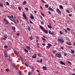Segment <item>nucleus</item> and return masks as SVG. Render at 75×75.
I'll return each instance as SVG.
<instances>
[{
	"instance_id": "obj_42",
	"label": "nucleus",
	"mask_w": 75,
	"mask_h": 75,
	"mask_svg": "<svg viewBox=\"0 0 75 75\" xmlns=\"http://www.w3.org/2000/svg\"><path fill=\"white\" fill-rule=\"evenodd\" d=\"M4 38H5V39L6 38V39H7V36H6V35H4Z\"/></svg>"
},
{
	"instance_id": "obj_44",
	"label": "nucleus",
	"mask_w": 75,
	"mask_h": 75,
	"mask_svg": "<svg viewBox=\"0 0 75 75\" xmlns=\"http://www.w3.org/2000/svg\"><path fill=\"white\" fill-rule=\"evenodd\" d=\"M30 38L31 40H33V36H31L30 37Z\"/></svg>"
},
{
	"instance_id": "obj_54",
	"label": "nucleus",
	"mask_w": 75,
	"mask_h": 75,
	"mask_svg": "<svg viewBox=\"0 0 75 75\" xmlns=\"http://www.w3.org/2000/svg\"><path fill=\"white\" fill-rule=\"evenodd\" d=\"M41 23L42 24H43V25H44V22H43L41 21Z\"/></svg>"
},
{
	"instance_id": "obj_43",
	"label": "nucleus",
	"mask_w": 75,
	"mask_h": 75,
	"mask_svg": "<svg viewBox=\"0 0 75 75\" xmlns=\"http://www.w3.org/2000/svg\"><path fill=\"white\" fill-rule=\"evenodd\" d=\"M42 1L44 3H45V2L44 0H42Z\"/></svg>"
},
{
	"instance_id": "obj_12",
	"label": "nucleus",
	"mask_w": 75,
	"mask_h": 75,
	"mask_svg": "<svg viewBox=\"0 0 75 75\" xmlns=\"http://www.w3.org/2000/svg\"><path fill=\"white\" fill-rule=\"evenodd\" d=\"M42 69H43L44 70H47V68L46 67L43 66L42 67Z\"/></svg>"
},
{
	"instance_id": "obj_6",
	"label": "nucleus",
	"mask_w": 75,
	"mask_h": 75,
	"mask_svg": "<svg viewBox=\"0 0 75 75\" xmlns=\"http://www.w3.org/2000/svg\"><path fill=\"white\" fill-rule=\"evenodd\" d=\"M56 11L58 13H59V14H61V12L58 9H56Z\"/></svg>"
},
{
	"instance_id": "obj_39",
	"label": "nucleus",
	"mask_w": 75,
	"mask_h": 75,
	"mask_svg": "<svg viewBox=\"0 0 75 75\" xmlns=\"http://www.w3.org/2000/svg\"><path fill=\"white\" fill-rule=\"evenodd\" d=\"M6 4L8 5V6H10V5L9 4V3L8 2H6Z\"/></svg>"
},
{
	"instance_id": "obj_11",
	"label": "nucleus",
	"mask_w": 75,
	"mask_h": 75,
	"mask_svg": "<svg viewBox=\"0 0 75 75\" xmlns=\"http://www.w3.org/2000/svg\"><path fill=\"white\" fill-rule=\"evenodd\" d=\"M48 9L50 11H54V10H53V9H52V8H51V7H49L48 8Z\"/></svg>"
},
{
	"instance_id": "obj_59",
	"label": "nucleus",
	"mask_w": 75,
	"mask_h": 75,
	"mask_svg": "<svg viewBox=\"0 0 75 75\" xmlns=\"http://www.w3.org/2000/svg\"><path fill=\"white\" fill-rule=\"evenodd\" d=\"M30 21V23H31V24H33V22L31 21Z\"/></svg>"
},
{
	"instance_id": "obj_8",
	"label": "nucleus",
	"mask_w": 75,
	"mask_h": 75,
	"mask_svg": "<svg viewBox=\"0 0 75 75\" xmlns=\"http://www.w3.org/2000/svg\"><path fill=\"white\" fill-rule=\"evenodd\" d=\"M44 33H45L46 34H48V30H45V29H43V31Z\"/></svg>"
},
{
	"instance_id": "obj_22",
	"label": "nucleus",
	"mask_w": 75,
	"mask_h": 75,
	"mask_svg": "<svg viewBox=\"0 0 75 75\" xmlns=\"http://www.w3.org/2000/svg\"><path fill=\"white\" fill-rule=\"evenodd\" d=\"M28 30H29V31H31V29H30V26H28Z\"/></svg>"
},
{
	"instance_id": "obj_4",
	"label": "nucleus",
	"mask_w": 75,
	"mask_h": 75,
	"mask_svg": "<svg viewBox=\"0 0 75 75\" xmlns=\"http://www.w3.org/2000/svg\"><path fill=\"white\" fill-rule=\"evenodd\" d=\"M23 17L24 18H25V20H27V17H26V15H25V14L23 13Z\"/></svg>"
},
{
	"instance_id": "obj_57",
	"label": "nucleus",
	"mask_w": 75,
	"mask_h": 75,
	"mask_svg": "<svg viewBox=\"0 0 75 75\" xmlns=\"http://www.w3.org/2000/svg\"><path fill=\"white\" fill-rule=\"evenodd\" d=\"M67 62H68V63H69V64H71V62L69 61H68Z\"/></svg>"
},
{
	"instance_id": "obj_48",
	"label": "nucleus",
	"mask_w": 75,
	"mask_h": 75,
	"mask_svg": "<svg viewBox=\"0 0 75 75\" xmlns=\"http://www.w3.org/2000/svg\"><path fill=\"white\" fill-rule=\"evenodd\" d=\"M32 71H34V67H32Z\"/></svg>"
},
{
	"instance_id": "obj_36",
	"label": "nucleus",
	"mask_w": 75,
	"mask_h": 75,
	"mask_svg": "<svg viewBox=\"0 0 75 75\" xmlns=\"http://www.w3.org/2000/svg\"><path fill=\"white\" fill-rule=\"evenodd\" d=\"M45 6L46 8H48V5L47 4L45 5Z\"/></svg>"
},
{
	"instance_id": "obj_30",
	"label": "nucleus",
	"mask_w": 75,
	"mask_h": 75,
	"mask_svg": "<svg viewBox=\"0 0 75 75\" xmlns=\"http://www.w3.org/2000/svg\"><path fill=\"white\" fill-rule=\"evenodd\" d=\"M0 6H1V7H3V4H0Z\"/></svg>"
},
{
	"instance_id": "obj_3",
	"label": "nucleus",
	"mask_w": 75,
	"mask_h": 75,
	"mask_svg": "<svg viewBox=\"0 0 75 75\" xmlns=\"http://www.w3.org/2000/svg\"><path fill=\"white\" fill-rule=\"evenodd\" d=\"M58 40L59 41L61 42L62 43H63V42H64V40H63L62 39H60L59 38H58Z\"/></svg>"
},
{
	"instance_id": "obj_28",
	"label": "nucleus",
	"mask_w": 75,
	"mask_h": 75,
	"mask_svg": "<svg viewBox=\"0 0 75 75\" xmlns=\"http://www.w3.org/2000/svg\"><path fill=\"white\" fill-rule=\"evenodd\" d=\"M47 45L49 47H50L52 46V45L50 44H48Z\"/></svg>"
},
{
	"instance_id": "obj_61",
	"label": "nucleus",
	"mask_w": 75,
	"mask_h": 75,
	"mask_svg": "<svg viewBox=\"0 0 75 75\" xmlns=\"http://www.w3.org/2000/svg\"><path fill=\"white\" fill-rule=\"evenodd\" d=\"M67 13H69V11H68V10H67Z\"/></svg>"
},
{
	"instance_id": "obj_21",
	"label": "nucleus",
	"mask_w": 75,
	"mask_h": 75,
	"mask_svg": "<svg viewBox=\"0 0 75 75\" xmlns=\"http://www.w3.org/2000/svg\"><path fill=\"white\" fill-rule=\"evenodd\" d=\"M41 38L42 39V40H44V41H46V39L43 38L41 37Z\"/></svg>"
},
{
	"instance_id": "obj_10",
	"label": "nucleus",
	"mask_w": 75,
	"mask_h": 75,
	"mask_svg": "<svg viewBox=\"0 0 75 75\" xmlns=\"http://www.w3.org/2000/svg\"><path fill=\"white\" fill-rule=\"evenodd\" d=\"M13 67L14 68H15V69H17V70H18V69H17V67L16 66V64H13Z\"/></svg>"
},
{
	"instance_id": "obj_24",
	"label": "nucleus",
	"mask_w": 75,
	"mask_h": 75,
	"mask_svg": "<svg viewBox=\"0 0 75 75\" xmlns=\"http://www.w3.org/2000/svg\"><path fill=\"white\" fill-rule=\"evenodd\" d=\"M52 52H53V53H54V54H55V53H56V52H57L56 50H53L52 51Z\"/></svg>"
},
{
	"instance_id": "obj_7",
	"label": "nucleus",
	"mask_w": 75,
	"mask_h": 75,
	"mask_svg": "<svg viewBox=\"0 0 75 75\" xmlns=\"http://www.w3.org/2000/svg\"><path fill=\"white\" fill-rule=\"evenodd\" d=\"M37 58V54H34L32 56L33 58Z\"/></svg>"
},
{
	"instance_id": "obj_5",
	"label": "nucleus",
	"mask_w": 75,
	"mask_h": 75,
	"mask_svg": "<svg viewBox=\"0 0 75 75\" xmlns=\"http://www.w3.org/2000/svg\"><path fill=\"white\" fill-rule=\"evenodd\" d=\"M30 18L32 19V20H33L34 18V17L33 16V15L32 14H30Z\"/></svg>"
},
{
	"instance_id": "obj_35",
	"label": "nucleus",
	"mask_w": 75,
	"mask_h": 75,
	"mask_svg": "<svg viewBox=\"0 0 75 75\" xmlns=\"http://www.w3.org/2000/svg\"><path fill=\"white\" fill-rule=\"evenodd\" d=\"M18 74L19 75H21V71H19Z\"/></svg>"
},
{
	"instance_id": "obj_29",
	"label": "nucleus",
	"mask_w": 75,
	"mask_h": 75,
	"mask_svg": "<svg viewBox=\"0 0 75 75\" xmlns=\"http://www.w3.org/2000/svg\"><path fill=\"white\" fill-rule=\"evenodd\" d=\"M71 52L72 54H74L75 53V52H74V51L73 50H71Z\"/></svg>"
},
{
	"instance_id": "obj_31",
	"label": "nucleus",
	"mask_w": 75,
	"mask_h": 75,
	"mask_svg": "<svg viewBox=\"0 0 75 75\" xmlns=\"http://www.w3.org/2000/svg\"><path fill=\"white\" fill-rule=\"evenodd\" d=\"M39 62L40 63H42V59H41L39 61Z\"/></svg>"
},
{
	"instance_id": "obj_26",
	"label": "nucleus",
	"mask_w": 75,
	"mask_h": 75,
	"mask_svg": "<svg viewBox=\"0 0 75 75\" xmlns=\"http://www.w3.org/2000/svg\"><path fill=\"white\" fill-rule=\"evenodd\" d=\"M64 55L65 57H66V56H67V53L65 52L64 53Z\"/></svg>"
},
{
	"instance_id": "obj_17",
	"label": "nucleus",
	"mask_w": 75,
	"mask_h": 75,
	"mask_svg": "<svg viewBox=\"0 0 75 75\" xmlns=\"http://www.w3.org/2000/svg\"><path fill=\"white\" fill-rule=\"evenodd\" d=\"M59 7L61 9H63V6H62V5H60Z\"/></svg>"
},
{
	"instance_id": "obj_45",
	"label": "nucleus",
	"mask_w": 75,
	"mask_h": 75,
	"mask_svg": "<svg viewBox=\"0 0 75 75\" xmlns=\"http://www.w3.org/2000/svg\"><path fill=\"white\" fill-rule=\"evenodd\" d=\"M31 71L29 72L28 73V75H30V74H31Z\"/></svg>"
},
{
	"instance_id": "obj_16",
	"label": "nucleus",
	"mask_w": 75,
	"mask_h": 75,
	"mask_svg": "<svg viewBox=\"0 0 75 75\" xmlns=\"http://www.w3.org/2000/svg\"><path fill=\"white\" fill-rule=\"evenodd\" d=\"M38 57H42V55L40 53L38 54Z\"/></svg>"
},
{
	"instance_id": "obj_14",
	"label": "nucleus",
	"mask_w": 75,
	"mask_h": 75,
	"mask_svg": "<svg viewBox=\"0 0 75 75\" xmlns=\"http://www.w3.org/2000/svg\"><path fill=\"white\" fill-rule=\"evenodd\" d=\"M39 26L40 27V28H41V30H43H43H45L44 29V28H43V27L41 25H40Z\"/></svg>"
},
{
	"instance_id": "obj_13",
	"label": "nucleus",
	"mask_w": 75,
	"mask_h": 75,
	"mask_svg": "<svg viewBox=\"0 0 75 75\" xmlns=\"http://www.w3.org/2000/svg\"><path fill=\"white\" fill-rule=\"evenodd\" d=\"M60 64H61L62 65H65V64L64 62H63L60 61Z\"/></svg>"
},
{
	"instance_id": "obj_1",
	"label": "nucleus",
	"mask_w": 75,
	"mask_h": 75,
	"mask_svg": "<svg viewBox=\"0 0 75 75\" xmlns=\"http://www.w3.org/2000/svg\"><path fill=\"white\" fill-rule=\"evenodd\" d=\"M8 17L9 18V19H11V21H13L14 23H15L16 24H17V22L13 18H11V16H8Z\"/></svg>"
},
{
	"instance_id": "obj_25",
	"label": "nucleus",
	"mask_w": 75,
	"mask_h": 75,
	"mask_svg": "<svg viewBox=\"0 0 75 75\" xmlns=\"http://www.w3.org/2000/svg\"><path fill=\"white\" fill-rule=\"evenodd\" d=\"M20 58L21 59V61H22V62H23V58H22V57H21V56H20Z\"/></svg>"
},
{
	"instance_id": "obj_2",
	"label": "nucleus",
	"mask_w": 75,
	"mask_h": 75,
	"mask_svg": "<svg viewBox=\"0 0 75 75\" xmlns=\"http://www.w3.org/2000/svg\"><path fill=\"white\" fill-rule=\"evenodd\" d=\"M56 56L58 58H61V54L59 53L56 54Z\"/></svg>"
},
{
	"instance_id": "obj_40",
	"label": "nucleus",
	"mask_w": 75,
	"mask_h": 75,
	"mask_svg": "<svg viewBox=\"0 0 75 75\" xmlns=\"http://www.w3.org/2000/svg\"><path fill=\"white\" fill-rule=\"evenodd\" d=\"M25 65L27 67H28V65H27V63H25Z\"/></svg>"
},
{
	"instance_id": "obj_53",
	"label": "nucleus",
	"mask_w": 75,
	"mask_h": 75,
	"mask_svg": "<svg viewBox=\"0 0 75 75\" xmlns=\"http://www.w3.org/2000/svg\"><path fill=\"white\" fill-rule=\"evenodd\" d=\"M41 15H42V16H43V17H44V14H43V13H41Z\"/></svg>"
},
{
	"instance_id": "obj_23",
	"label": "nucleus",
	"mask_w": 75,
	"mask_h": 75,
	"mask_svg": "<svg viewBox=\"0 0 75 75\" xmlns=\"http://www.w3.org/2000/svg\"><path fill=\"white\" fill-rule=\"evenodd\" d=\"M5 23L6 24H8V22L7 21H5Z\"/></svg>"
},
{
	"instance_id": "obj_41",
	"label": "nucleus",
	"mask_w": 75,
	"mask_h": 75,
	"mask_svg": "<svg viewBox=\"0 0 75 75\" xmlns=\"http://www.w3.org/2000/svg\"><path fill=\"white\" fill-rule=\"evenodd\" d=\"M6 70L7 72H8L9 71V69H6Z\"/></svg>"
},
{
	"instance_id": "obj_58",
	"label": "nucleus",
	"mask_w": 75,
	"mask_h": 75,
	"mask_svg": "<svg viewBox=\"0 0 75 75\" xmlns=\"http://www.w3.org/2000/svg\"><path fill=\"white\" fill-rule=\"evenodd\" d=\"M5 57H6V58L7 57V54H5Z\"/></svg>"
},
{
	"instance_id": "obj_9",
	"label": "nucleus",
	"mask_w": 75,
	"mask_h": 75,
	"mask_svg": "<svg viewBox=\"0 0 75 75\" xmlns=\"http://www.w3.org/2000/svg\"><path fill=\"white\" fill-rule=\"evenodd\" d=\"M67 44V45H69V46H71V45H72V43H70L69 42H66Z\"/></svg>"
},
{
	"instance_id": "obj_51",
	"label": "nucleus",
	"mask_w": 75,
	"mask_h": 75,
	"mask_svg": "<svg viewBox=\"0 0 75 75\" xmlns=\"http://www.w3.org/2000/svg\"><path fill=\"white\" fill-rule=\"evenodd\" d=\"M25 9L26 10H27V11L28 10V8H25Z\"/></svg>"
},
{
	"instance_id": "obj_27",
	"label": "nucleus",
	"mask_w": 75,
	"mask_h": 75,
	"mask_svg": "<svg viewBox=\"0 0 75 75\" xmlns=\"http://www.w3.org/2000/svg\"><path fill=\"white\" fill-rule=\"evenodd\" d=\"M26 47L27 48H28V50H30V47H29V46H27Z\"/></svg>"
},
{
	"instance_id": "obj_15",
	"label": "nucleus",
	"mask_w": 75,
	"mask_h": 75,
	"mask_svg": "<svg viewBox=\"0 0 75 75\" xmlns=\"http://www.w3.org/2000/svg\"><path fill=\"white\" fill-rule=\"evenodd\" d=\"M24 51L25 52H26V53H28V50H27L26 49H24Z\"/></svg>"
},
{
	"instance_id": "obj_20",
	"label": "nucleus",
	"mask_w": 75,
	"mask_h": 75,
	"mask_svg": "<svg viewBox=\"0 0 75 75\" xmlns=\"http://www.w3.org/2000/svg\"><path fill=\"white\" fill-rule=\"evenodd\" d=\"M47 27L49 28H52V27L49 25H47Z\"/></svg>"
},
{
	"instance_id": "obj_32",
	"label": "nucleus",
	"mask_w": 75,
	"mask_h": 75,
	"mask_svg": "<svg viewBox=\"0 0 75 75\" xmlns=\"http://www.w3.org/2000/svg\"><path fill=\"white\" fill-rule=\"evenodd\" d=\"M67 30H68V31H71V29H70V28H67Z\"/></svg>"
},
{
	"instance_id": "obj_46",
	"label": "nucleus",
	"mask_w": 75,
	"mask_h": 75,
	"mask_svg": "<svg viewBox=\"0 0 75 75\" xmlns=\"http://www.w3.org/2000/svg\"><path fill=\"white\" fill-rule=\"evenodd\" d=\"M46 47L47 49H49V48H50V46H47Z\"/></svg>"
},
{
	"instance_id": "obj_52",
	"label": "nucleus",
	"mask_w": 75,
	"mask_h": 75,
	"mask_svg": "<svg viewBox=\"0 0 75 75\" xmlns=\"http://www.w3.org/2000/svg\"><path fill=\"white\" fill-rule=\"evenodd\" d=\"M19 35H20V33H18L16 34V35H17V36H18Z\"/></svg>"
},
{
	"instance_id": "obj_34",
	"label": "nucleus",
	"mask_w": 75,
	"mask_h": 75,
	"mask_svg": "<svg viewBox=\"0 0 75 75\" xmlns=\"http://www.w3.org/2000/svg\"><path fill=\"white\" fill-rule=\"evenodd\" d=\"M12 28L13 30H16V28L14 26H13Z\"/></svg>"
},
{
	"instance_id": "obj_38",
	"label": "nucleus",
	"mask_w": 75,
	"mask_h": 75,
	"mask_svg": "<svg viewBox=\"0 0 75 75\" xmlns=\"http://www.w3.org/2000/svg\"><path fill=\"white\" fill-rule=\"evenodd\" d=\"M4 47L5 48H8V46L7 45H5Z\"/></svg>"
},
{
	"instance_id": "obj_50",
	"label": "nucleus",
	"mask_w": 75,
	"mask_h": 75,
	"mask_svg": "<svg viewBox=\"0 0 75 75\" xmlns=\"http://www.w3.org/2000/svg\"><path fill=\"white\" fill-rule=\"evenodd\" d=\"M18 8L19 10H21V8L19 7H18Z\"/></svg>"
},
{
	"instance_id": "obj_37",
	"label": "nucleus",
	"mask_w": 75,
	"mask_h": 75,
	"mask_svg": "<svg viewBox=\"0 0 75 75\" xmlns=\"http://www.w3.org/2000/svg\"><path fill=\"white\" fill-rule=\"evenodd\" d=\"M51 35H54V33H53V32H52L51 33V34H50Z\"/></svg>"
},
{
	"instance_id": "obj_55",
	"label": "nucleus",
	"mask_w": 75,
	"mask_h": 75,
	"mask_svg": "<svg viewBox=\"0 0 75 75\" xmlns=\"http://www.w3.org/2000/svg\"><path fill=\"white\" fill-rule=\"evenodd\" d=\"M64 31H65V32H66V33H68V31H67V30L65 29Z\"/></svg>"
},
{
	"instance_id": "obj_56",
	"label": "nucleus",
	"mask_w": 75,
	"mask_h": 75,
	"mask_svg": "<svg viewBox=\"0 0 75 75\" xmlns=\"http://www.w3.org/2000/svg\"><path fill=\"white\" fill-rule=\"evenodd\" d=\"M3 40H4V41H6V38H3Z\"/></svg>"
},
{
	"instance_id": "obj_18",
	"label": "nucleus",
	"mask_w": 75,
	"mask_h": 75,
	"mask_svg": "<svg viewBox=\"0 0 75 75\" xmlns=\"http://www.w3.org/2000/svg\"><path fill=\"white\" fill-rule=\"evenodd\" d=\"M14 53L15 54H16V55H18L17 54V52H16V51L14 50Z\"/></svg>"
},
{
	"instance_id": "obj_47",
	"label": "nucleus",
	"mask_w": 75,
	"mask_h": 75,
	"mask_svg": "<svg viewBox=\"0 0 75 75\" xmlns=\"http://www.w3.org/2000/svg\"><path fill=\"white\" fill-rule=\"evenodd\" d=\"M36 72H38V73H40V71H39V70H36Z\"/></svg>"
},
{
	"instance_id": "obj_49",
	"label": "nucleus",
	"mask_w": 75,
	"mask_h": 75,
	"mask_svg": "<svg viewBox=\"0 0 75 75\" xmlns=\"http://www.w3.org/2000/svg\"><path fill=\"white\" fill-rule=\"evenodd\" d=\"M59 33H60V34H63V33L61 31H60L59 32Z\"/></svg>"
},
{
	"instance_id": "obj_62",
	"label": "nucleus",
	"mask_w": 75,
	"mask_h": 75,
	"mask_svg": "<svg viewBox=\"0 0 75 75\" xmlns=\"http://www.w3.org/2000/svg\"><path fill=\"white\" fill-rule=\"evenodd\" d=\"M34 13L35 14H37V11H34Z\"/></svg>"
},
{
	"instance_id": "obj_33",
	"label": "nucleus",
	"mask_w": 75,
	"mask_h": 75,
	"mask_svg": "<svg viewBox=\"0 0 75 75\" xmlns=\"http://www.w3.org/2000/svg\"><path fill=\"white\" fill-rule=\"evenodd\" d=\"M48 33L49 34H51V31L50 30H49Z\"/></svg>"
},
{
	"instance_id": "obj_63",
	"label": "nucleus",
	"mask_w": 75,
	"mask_h": 75,
	"mask_svg": "<svg viewBox=\"0 0 75 75\" xmlns=\"http://www.w3.org/2000/svg\"><path fill=\"white\" fill-rule=\"evenodd\" d=\"M36 38L37 39H38V40H39V37H38L37 36L36 37Z\"/></svg>"
},
{
	"instance_id": "obj_64",
	"label": "nucleus",
	"mask_w": 75,
	"mask_h": 75,
	"mask_svg": "<svg viewBox=\"0 0 75 75\" xmlns=\"http://www.w3.org/2000/svg\"><path fill=\"white\" fill-rule=\"evenodd\" d=\"M61 49H62V50H64V47H61Z\"/></svg>"
},
{
	"instance_id": "obj_60",
	"label": "nucleus",
	"mask_w": 75,
	"mask_h": 75,
	"mask_svg": "<svg viewBox=\"0 0 75 75\" xmlns=\"http://www.w3.org/2000/svg\"><path fill=\"white\" fill-rule=\"evenodd\" d=\"M36 44L38 45H40V44H39V43L38 42H37L36 43Z\"/></svg>"
},
{
	"instance_id": "obj_19",
	"label": "nucleus",
	"mask_w": 75,
	"mask_h": 75,
	"mask_svg": "<svg viewBox=\"0 0 75 75\" xmlns=\"http://www.w3.org/2000/svg\"><path fill=\"white\" fill-rule=\"evenodd\" d=\"M27 4V2L25 1H24L23 3V5H24V4Z\"/></svg>"
}]
</instances>
